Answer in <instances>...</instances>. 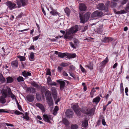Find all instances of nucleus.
<instances>
[{"instance_id": "37998d69", "label": "nucleus", "mask_w": 129, "mask_h": 129, "mask_svg": "<svg viewBox=\"0 0 129 129\" xmlns=\"http://www.w3.org/2000/svg\"><path fill=\"white\" fill-rule=\"evenodd\" d=\"M31 84L32 86L36 88H38L39 87V85L35 82L31 83Z\"/></svg>"}, {"instance_id": "b1692460", "label": "nucleus", "mask_w": 129, "mask_h": 129, "mask_svg": "<svg viewBox=\"0 0 129 129\" xmlns=\"http://www.w3.org/2000/svg\"><path fill=\"white\" fill-rule=\"evenodd\" d=\"M3 96H0V102L2 104H4L6 102V100L5 98H6L5 97V96L4 95Z\"/></svg>"}, {"instance_id": "20e7f679", "label": "nucleus", "mask_w": 129, "mask_h": 129, "mask_svg": "<svg viewBox=\"0 0 129 129\" xmlns=\"http://www.w3.org/2000/svg\"><path fill=\"white\" fill-rule=\"evenodd\" d=\"M72 107L75 112L78 116H80V109L79 108L78 105L77 103L73 105Z\"/></svg>"}, {"instance_id": "4468645a", "label": "nucleus", "mask_w": 129, "mask_h": 129, "mask_svg": "<svg viewBox=\"0 0 129 129\" xmlns=\"http://www.w3.org/2000/svg\"><path fill=\"white\" fill-rule=\"evenodd\" d=\"M57 82L60 84V89L62 90L64 87L65 82L63 81L59 80H57Z\"/></svg>"}, {"instance_id": "2eb2a0df", "label": "nucleus", "mask_w": 129, "mask_h": 129, "mask_svg": "<svg viewBox=\"0 0 129 129\" xmlns=\"http://www.w3.org/2000/svg\"><path fill=\"white\" fill-rule=\"evenodd\" d=\"M55 53L57 55H58V56L61 58H63L67 56L66 53L58 52L56 51H55Z\"/></svg>"}, {"instance_id": "bb28decb", "label": "nucleus", "mask_w": 129, "mask_h": 129, "mask_svg": "<svg viewBox=\"0 0 129 129\" xmlns=\"http://www.w3.org/2000/svg\"><path fill=\"white\" fill-rule=\"evenodd\" d=\"M45 95L46 98L51 97V92L49 90H47L45 92Z\"/></svg>"}, {"instance_id": "72a5a7b5", "label": "nucleus", "mask_w": 129, "mask_h": 129, "mask_svg": "<svg viewBox=\"0 0 129 129\" xmlns=\"http://www.w3.org/2000/svg\"><path fill=\"white\" fill-rule=\"evenodd\" d=\"M88 121L87 120H85L83 122L82 124V126L84 127H86L88 125Z\"/></svg>"}, {"instance_id": "de8ad7c7", "label": "nucleus", "mask_w": 129, "mask_h": 129, "mask_svg": "<svg viewBox=\"0 0 129 129\" xmlns=\"http://www.w3.org/2000/svg\"><path fill=\"white\" fill-rule=\"evenodd\" d=\"M46 74L47 75H49L50 76H51V73L50 69H47Z\"/></svg>"}, {"instance_id": "423d86ee", "label": "nucleus", "mask_w": 129, "mask_h": 129, "mask_svg": "<svg viewBox=\"0 0 129 129\" xmlns=\"http://www.w3.org/2000/svg\"><path fill=\"white\" fill-rule=\"evenodd\" d=\"M17 4L18 8L26 6L28 3L27 0H20L19 1H17Z\"/></svg>"}, {"instance_id": "774afa93", "label": "nucleus", "mask_w": 129, "mask_h": 129, "mask_svg": "<svg viewBox=\"0 0 129 129\" xmlns=\"http://www.w3.org/2000/svg\"><path fill=\"white\" fill-rule=\"evenodd\" d=\"M32 49L33 50H34L35 49V47L34 45L32 46L29 48V49L30 50H31Z\"/></svg>"}, {"instance_id": "f257e3e1", "label": "nucleus", "mask_w": 129, "mask_h": 129, "mask_svg": "<svg viewBox=\"0 0 129 129\" xmlns=\"http://www.w3.org/2000/svg\"><path fill=\"white\" fill-rule=\"evenodd\" d=\"M78 26L76 25L69 29L67 32L66 34L64 35V38L66 39H69L71 40L73 38L72 36H70L71 34L75 33L78 31Z\"/></svg>"}, {"instance_id": "ea45409f", "label": "nucleus", "mask_w": 129, "mask_h": 129, "mask_svg": "<svg viewBox=\"0 0 129 129\" xmlns=\"http://www.w3.org/2000/svg\"><path fill=\"white\" fill-rule=\"evenodd\" d=\"M50 13L53 15H58V13L56 11H51Z\"/></svg>"}, {"instance_id": "ddd939ff", "label": "nucleus", "mask_w": 129, "mask_h": 129, "mask_svg": "<svg viewBox=\"0 0 129 129\" xmlns=\"http://www.w3.org/2000/svg\"><path fill=\"white\" fill-rule=\"evenodd\" d=\"M27 100L29 102H33L34 99L35 97L32 95H28L26 97Z\"/></svg>"}, {"instance_id": "a211bd4d", "label": "nucleus", "mask_w": 129, "mask_h": 129, "mask_svg": "<svg viewBox=\"0 0 129 129\" xmlns=\"http://www.w3.org/2000/svg\"><path fill=\"white\" fill-rule=\"evenodd\" d=\"M79 9L82 11H84L86 9V7L84 4H81L79 5Z\"/></svg>"}, {"instance_id": "3c124183", "label": "nucleus", "mask_w": 129, "mask_h": 129, "mask_svg": "<svg viewBox=\"0 0 129 129\" xmlns=\"http://www.w3.org/2000/svg\"><path fill=\"white\" fill-rule=\"evenodd\" d=\"M80 68L81 69L82 71L83 72H85L84 69L82 66L81 65L80 66Z\"/></svg>"}, {"instance_id": "473e14b6", "label": "nucleus", "mask_w": 129, "mask_h": 129, "mask_svg": "<svg viewBox=\"0 0 129 129\" xmlns=\"http://www.w3.org/2000/svg\"><path fill=\"white\" fill-rule=\"evenodd\" d=\"M64 23L63 21L62 20H58V23L59 25L58 26H59V27H60Z\"/></svg>"}, {"instance_id": "5fc2aeb1", "label": "nucleus", "mask_w": 129, "mask_h": 129, "mask_svg": "<svg viewBox=\"0 0 129 129\" xmlns=\"http://www.w3.org/2000/svg\"><path fill=\"white\" fill-rule=\"evenodd\" d=\"M58 71L59 72H60L62 70L63 68L62 67H58Z\"/></svg>"}, {"instance_id": "0eeeda50", "label": "nucleus", "mask_w": 129, "mask_h": 129, "mask_svg": "<svg viewBox=\"0 0 129 129\" xmlns=\"http://www.w3.org/2000/svg\"><path fill=\"white\" fill-rule=\"evenodd\" d=\"M6 4L10 10L15 9L17 7L16 4L10 1H8L6 2Z\"/></svg>"}, {"instance_id": "9b49d317", "label": "nucleus", "mask_w": 129, "mask_h": 129, "mask_svg": "<svg viewBox=\"0 0 129 129\" xmlns=\"http://www.w3.org/2000/svg\"><path fill=\"white\" fill-rule=\"evenodd\" d=\"M43 119L45 121L49 123H50L51 122L50 121L52 119L51 116L44 114L43 115Z\"/></svg>"}, {"instance_id": "79ce46f5", "label": "nucleus", "mask_w": 129, "mask_h": 129, "mask_svg": "<svg viewBox=\"0 0 129 129\" xmlns=\"http://www.w3.org/2000/svg\"><path fill=\"white\" fill-rule=\"evenodd\" d=\"M14 113L17 115H19L20 114H22L23 116L24 115V114L22 113H21L18 111L16 110L15 111Z\"/></svg>"}, {"instance_id": "2f4dec72", "label": "nucleus", "mask_w": 129, "mask_h": 129, "mask_svg": "<svg viewBox=\"0 0 129 129\" xmlns=\"http://www.w3.org/2000/svg\"><path fill=\"white\" fill-rule=\"evenodd\" d=\"M65 12L68 16H69L70 13V11L68 8H66L64 10Z\"/></svg>"}, {"instance_id": "13d9d810", "label": "nucleus", "mask_w": 129, "mask_h": 129, "mask_svg": "<svg viewBox=\"0 0 129 129\" xmlns=\"http://www.w3.org/2000/svg\"><path fill=\"white\" fill-rule=\"evenodd\" d=\"M18 109L21 111H22V109L21 108V106L19 105H18V106H17Z\"/></svg>"}, {"instance_id": "5701e85b", "label": "nucleus", "mask_w": 129, "mask_h": 129, "mask_svg": "<svg viewBox=\"0 0 129 129\" xmlns=\"http://www.w3.org/2000/svg\"><path fill=\"white\" fill-rule=\"evenodd\" d=\"M11 65L13 67H17L18 65V62L16 60L12 61L11 63Z\"/></svg>"}, {"instance_id": "f704fd0d", "label": "nucleus", "mask_w": 129, "mask_h": 129, "mask_svg": "<svg viewBox=\"0 0 129 129\" xmlns=\"http://www.w3.org/2000/svg\"><path fill=\"white\" fill-rule=\"evenodd\" d=\"M17 81L18 82H23L24 81V78L21 76H19L17 79Z\"/></svg>"}, {"instance_id": "dca6fc26", "label": "nucleus", "mask_w": 129, "mask_h": 129, "mask_svg": "<svg viewBox=\"0 0 129 129\" xmlns=\"http://www.w3.org/2000/svg\"><path fill=\"white\" fill-rule=\"evenodd\" d=\"M74 45L73 43L70 42V44L71 46L73 48H76V46H77V44L79 43V41L78 40L76 39H74Z\"/></svg>"}, {"instance_id": "a18cd8bd", "label": "nucleus", "mask_w": 129, "mask_h": 129, "mask_svg": "<svg viewBox=\"0 0 129 129\" xmlns=\"http://www.w3.org/2000/svg\"><path fill=\"white\" fill-rule=\"evenodd\" d=\"M17 57L18 58H19L20 61H23L25 60V58L24 57L20 56H19Z\"/></svg>"}, {"instance_id": "7c9ffc66", "label": "nucleus", "mask_w": 129, "mask_h": 129, "mask_svg": "<svg viewBox=\"0 0 129 129\" xmlns=\"http://www.w3.org/2000/svg\"><path fill=\"white\" fill-rule=\"evenodd\" d=\"M23 116V118L27 120H29V117L28 116V113L26 112L25 113V115Z\"/></svg>"}, {"instance_id": "393cba45", "label": "nucleus", "mask_w": 129, "mask_h": 129, "mask_svg": "<svg viewBox=\"0 0 129 129\" xmlns=\"http://www.w3.org/2000/svg\"><path fill=\"white\" fill-rule=\"evenodd\" d=\"M27 91H29L30 92L33 93H34L36 92L35 89L33 87H27L26 89Z\"/></svg>"}, {"instance_id": "4d7b16f0", "label": "nucleus", "mask_w": 129, "mask_h": 129, "mask_svg": "<svg viewBox=\"0 0 129 129\" xmlns=\"http://www.w3.org/2000/svg\"><path fill=\"white\" fill-rule=\"evenodd\" d=\"M0 112H5L8 113V112L6 111H4V109H0Z\"/></svg>"}, {"instance_id": "0e129e2a", "label": "nucleus", "mask_w": 129, "mask_h": 129, "mask_svg": "<svg viewBox=\"0 0 129 129\" xmlns=\"http://www.w3.org/2000/svg\"><path fill=\"white\" fill-rule=\"evenodd\" d=\"M49 85H54V86H56V83L55 82H53L52 83H50Z\"/></svg>"}, {"instance_id": "a19ab883", "label": "nucleus", "mask_w": 129, "mask_h": 129, "mask_svg": "<svg viewBox=\"0 0 129 129\" xmlns=\"http://www.w3.org/2000/svg\"><path fill=\"white\" fill-rule=\"evenodd\" d=\"M95 91H96L94 88L92 89L90 93L91 97V98H92L93 97L94 93Z\"/></svg>"}, {"instance_id": "4be33fe9", "label": "nucleus", "mask_w": 129, "mask_h": 129, "mask_svg": "<svg viewBox=\"0 0 129 129\" xmlns=\"http://www.w3.org/2000/svg\"><path fill=\"white\" fill-rule=\"evenodd\" d=\"M100 99L101 98L99 96H98L93 99L92 102L93 103H95L98 104L100 102Z\"/></svg>"}, {"instance_id": "e433bc0d", "label": "nucleus", "mask_w": 129, "mask_h": 129, "mask_svg": "<svg viewBox=\"0 0 129 129\" xmlns=\"http://www.w3.org/2000/svg\"><path fill=\"white\" fill-rule=\"evenodd\" d=\"M85 67H88V69H90V70H92L93 68V64L90 63L88 65L86 66Z\"/></svg>"}, {"instance_id": "052dcab7", "label": "nucleus", "mask_w": 129, "mask_h": 129, "mask_svg": "<svg viewBox=\"0 0 129 129\" xmlns=\"http://www.w3.org/2000/svg\"><path fill=\"white\" fill-rule=\"evenodd\" d=\"M70 75L73 78H75V77L74 74L72 73H69Z\"/></svg>"}, {"instance_id": "f3484780", "label": "nucleus", "mask_w": 129, "mask_h": 129, "mask_svg": "<svg viewBox=\"0 0 129 129\" xmlns=\"http://www.w3.org/2000/svg\"><path fill=\"white\" fill-rule=\"evenodd\" d=\"M36 106L40 108L42 112H44L45 111L44 106L42 104L39 103H37L36 104Z\"/></svg>"}, {"instance_id": "f8f14e48", "label": "nucleus", "mask_w": 129, "mask_h": 129, "mask_svg": "<svg viewBox=\"0 0 129 129\" xmlns=\"http://www.w3.org/2000/svg\"><path fill=\"white\" fill-rule=\"evenodd\" d=\"M65 114L67 117L69 118L71 117L73 115V112L71 110L69 109L66 111Z\"/></svg>"}, {"instance_id": "7ed1b4c3", "label": "nucleus", "mask_w": 129, "mask_h": 129, "mask_svg": "<svg viewBox=\"0 0 129 129\" xmlns=\"http://www.w3.org/2000/svg\"><path fill=\"white\" fill-rule=\"evenodd\" d=\"M90 14V13L87 12L85 14H83L82 12H80V22L84 23L85 21H87L89 19Z\"/></svg>"}, {"instance_id": "6e6d98bb", "label": "nucleus", "mask_w": 129, "mask_h": 129, "mask_svg": "<svg viewBox=\"0 0 129 129\" xmlns=\"http://www.w3.org/2000/svg\"><path fill=\"white\" fill-rule=\"evenodd\" d=\"M63 76H68V75L67 73L65 71H63Z\"/></svg>"}, {"instance_id": "bf43d9fd", "label": "nucleus", "mask_w": 129, "mask_h": 129, "mask_svg": "<svg viewBox=\"0 0 129 129\" xmlns=\"http://www.w3.org/2000/svg\"><path fill=\"white\" fill-rule=\"evenodd\" d=\"M70 68L71 70H74L75 69V67L72 65L70 66Z\"/></svg>"}, {"instance_id": "9d476101", "label": "nucleus", "mask_w": 129, "mask_h": 129, "mask_svg": "<svg viewBox=\"0 0 129 129\" xmlns=\"http://www.w3.org/2000/svg\"><path fill=\"white\" fill-rule=\"evenodd\" d=\"M51 91L54 100H56L57 98V90L55 87H52L51 88Z\"/></svg>"}, {"instance_id": "cd10ccee", "label": "nucleus", "mask_w": 129, "mask_h": 129, "mask_svg": "<svg viewBox=\"0 0 129 129\" xmlns=\"http://www.w3.org/2000/svg\"><path fill=\"white\" fill-rule=\"evenodd\" d=\"M0 81L3 83H4L6 81V79L2 74H0Z\"/></svg>"}, {"instance_id": "603ef678", "label": "nucleus", "mask_w": 129, "mask_h": 129, "mask_svg": "<svg viewBox=\"0 0 129 129\" xmlns=\"http://www.w3.org/2000/svg\"><path fill=\"white\" fill-rule=\"evenodd\" d=\"M111 6L112 7H114L116 5V4L114 2H112L111 3Z\"/></svg>"}, {"instance_id": "09e8293b", "label": "nucleus", "mask_w": 129, "mask_h": 129, "mask_svg": "<svg viewBox=\"0 0 129 129\" xmlns=\"http://www.w3.org/2000/svg\"><path fill=\"white\" fill-rule=\"evenodd\" d=\"M76 56V54H71L69 56V57H68L69 58H74ZM68 58V57H67Z\"/></svg>"}, {"instance_id": "4c0bfd02", "label": "nucleus", "mask_w": 129, "mask_h": 129, "mask_svg": "<svg viewBox=\"0 0 129 129\" xmlns=\"http://www.w3.org/2000/svg\"><path fill=\"white\" fill-rule=\"evenodd\" d=\"M125 11L124 10H122L120 11H118L115 13V14H124L125 13Z\"/></svg>"}, {"instance_id": "864d4df0", "label": "nucleus", "mask_w": 129, "mask_h": 129, "mask_svg": "<svg viewBox=\"0 0 129 129\" xmlns=\"http://www.w3.org/2000/svg\"><path fill=\"white\" fill-rule=\"evenodd\" d=\"M128 91V89L127 87H126L125 89V92L126 93V95L127 96L128 95V94L127 93V92Z\"/></svg>"}, {"instance_id": "69168bd1", "label": "nucleus", "mask_w": 129, "mask_h": 129, "mask_svg": "<svg viewBox=\"0 0 129 129\" xmlns=\"http://www.w3.org/2000/svg\"><path fill=\"white\" fill-rule=\"evenodd\" d=\"M102 124L103 125H106V122L105 121V120L104 119H103L102 120Z\"/></svg>"}, {"instance_id": "58836bf2", "label": "nucleus", "mask_w": 129, "mask_h": 129, "mask_svg": "<svg viewBox=\"0 0 129 129\" xmlns=\"http://www.w3.org/2000/svg\"><path fill=\"white\" fill-rule=\"evenodd\" d=\"M78 126L77 125L72 124L71 127V129H77Z\"/></svg>"}, {"instance_id": "8fccbe9b", "label": "nucleus", "mask_w": 129, "mask_h": 129, "mask_svg": "<svg viewBox=\"0 0 129 129\" xmlns=\"http://www.w3.org/2000/svg\"><path fill=\"white\" fill-rule=\"evenodd\" d=\"M88 26H84L83 28H82V32H84L88 28Z\"/></svg>"}, {"instance_id": "e2e57ef3", "label": "nucleus", "mask_w": 129, "mask_h": 129, "mask_svg": "<svg viewBox=\"0 0 129 129\" xmlns=\"http://www.w3.org/2000/svg\"><path fill=\"white\" fill-rule=\"evenodd\" d=\"M128 0H123L122 4L123 5L125 4L127 1Z\"/></svg>"}, {"instance_id": "c85d7f7f", "label": "nucleus", "mask_w": 129, "mask_h": 129, "mask_svg": "<svg viewBox=\"0 0 129 129\" xmlns=\"http://www.w3.org/2000/svg\"><path fill=\"white\" fill-rule=\"evenodd\" d=\"M108 61V57H107L101 63V66H103L105 65Z\"/></svg>"}, {"instance_id": "c756f323", "label": "nucleus", "mask_w": 129, "mask_h": 129, "mask_svg": "<svg viewBox=\"0 0 129 129\" xmlns=\"http://www.w3.org/2000/svg\"><path fill=\"white\" fill-rule=\"evenodd\" d=\"M62 122L66 126L69 125L70 124L69 121L65 118H63V119Z\"/></svg>"}, {"instance_id": "1a4fd4ad", "label": "nucleus", "mask_w": 129, "mask_h": 129, "mask_svg": "<svg viewBox=\"0 0 129 129\" xmlns=\"http://www.w3.org/2000/svg\"><path fill=\"white\" fill-rule=\"evenodd\" d=\"M95 110L94 108L92 109H88L85 110L83 112V113L87 115H93L94 112Z\"/></svg>"}, {"instance_id": "c03bdc74", "label": "nucleus", "mask_w": 129, "mask_h": 129, "mask_svg": "<svg viewBox=\"0 0 129 129\" xmlns=\"http://www.w3.org/2000/svg\"><path fill=\"white\" fill-rule=\"evenodd\" d=\"M60 66L64 67L68 66L69 65V64L67 63L62 62L60 64Z\"/></svg>"}, {"instance_id": "6e6552de", "label": "nucleus", "mask_w": 129, "mask_h": 129, "mask_svg": "<svg viewBox=\"0 0 129 129\" xmlns=\"http://www.w3.org/2000/svg\"><path fill=\"white\" fill-rule=\"evenodd\" d=\"M103 15V13L102 12L96 11L92 13L91 16L92 18L100 17L102 16Z\"/></svg>"}, {"instance_id": "680f3d73", "label": "nucleus", "mask_w": 129, "mask_h": 129, "mask_svg": "<svg viewBox=\"0 0 129 129\" xmlns=\"http://www.w3.org/2000/svg\"><path fill=\"white\" fill-rule=\"evenodd\" d=\"M6 125L8 126H13V124H9L7 123H5Z\"/></svg>"}, {"instance_id": "39448f33", "label": "nucleus", "mask_w": 129, "mask_h": 129, "mask_svg": "<svg viewBox=\"0 0 129 129\" xmlns=\"http://www.w3.org/2000/svg\"><path fill=\"white\" fill-rule=\"evenodd\" d=\"M98 9L100 10H104L105 11H107L108 10V5H106L105 6H104V4L102 3H100L97 6Z\"/></svg>"}, {"instance_id": "412c9836", "label": "nucleus", "mask_w": 129, "mask_h": 129, "mask_svg": "<svg viewBox=\"0 0 129 129\" xmlns=\"http://www.w3.org/2000/svg\"><path fill=\"white\" fill-rule=\"evenodd\" d=\"M48 104L49 106H51L53 104L52 99L51 97L46 98Z\"/></svg>"}, {"instance_id": "c9c22d12", "label": "nucleus", "mask_w": 129, "mask_h": 129, "mask_svg": "<svg viewBox=\"0 0 129 129\" xmlns=\"http://www.w3.org/2000/svg\"><path fill=\"white\" fill-rule=\"evenodd\" d=\"M30 56V57H29V59L31 61H32V60H33L34 58V53L33 52L31 53Z\"/></svg>"}, {"instance_id": "338daca9", "label": "nucleus", "mask_w": 129, "mask_h": 129, "mask_svg": "<svg viewBox=\"0 0 129 129\" xmlns=\"http://www.w3.org/2000/svg\"><path fill=\"white\" fill-rule=\"evenodd\" d=\"M58 110V108L57 106H56L54 110L57 111Z\"/></svg>"}, {"instance_id": "a878e982", "label": "nucleus", "mask_w": 129, "mask_h": 129, "mask_svg": "<svg viewBox=\"0 0 129 129\" xmlns=\"http://www.w3.org/2000/svg\"><path fill=\"white\" fill-rule=\"evenodd\" d=\"M113 39L112 38L109 37H107L103 39L102 40V42L106 43L109 42L110 41H111Z\"/></svg>"}, {"instance_id": "f03ea898", "label": "nucleus", "mask_w": 129, "mask_h": 129, "mask_svg": "<svg viewBox=\"0 0 129 129\" xmlns=\"http://www.w3.org/2000/svg\"><path fill=\"white\" fill-rule=\"evenodd\" d=\"M1 92L2 94L5 96V98H7L8 95H11L12 99H14L16 97L14 94L12 93L11 89L9 88H7L6 89H3Z\"/></svg>"}, {"instance_id": "49530a36", "label": "nucleus", "mask_w": 129, "mask_h": 129, "mask_svg": "<svg viewBox=\"0 0 129 129\" xmlns=\"http://www.w3.org/2000/svg\"><path fill=\"white\" fill-rule=\"evenodd\" d=\"M47 83L48 85H49L51 83V77L48 76L47 78Z\"/></svg>"}, {"instance_id": "6ab92c4d", "label": "nucleus", "mask_w": 129, "mask_h": 129, "mask_svg": "<svg viewBox=\"0 0 129 129\" xmlns=\"http://www.w3.org/2000/svg\"><path fill=\"white\" fill-rule=\"evenodd\" d=\"M6 83H11L14 81V79L11 77L9 76L6 78Z\"/></svg>"}, {"instance_id": "aec40b11", "label": "nucleus", "mask_w": 129, "mask_h": 129, "mask_svg": "<svg viewBox=\"0 0 129 129\" xmlns=\"http://www.w3.org/2000/svg\"><path fill=\"white\" fill-rule=\"evenodd\" d=\"M22 74L23 76L25 78H27L28 76H30L31 73L27 71H24L22 72Z\"/></svg>"}]
</instances>
